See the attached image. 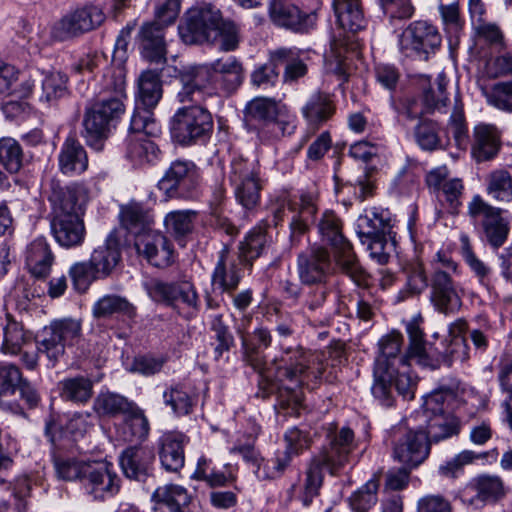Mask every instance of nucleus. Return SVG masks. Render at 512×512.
Returning a JSON list of instances; mask_svg holds the SVG:
<instances>
[{"label":"nucleus","instance_id":"obj_52","mask_svg":"<svg viewBox=\"0 0 512 512\" xmlns=\"http://www.w3.org/2000/svg\"><path fill=\"white\" fill-rule=\"evenodd\" d=\"M487 193L500 202L512 201V175L506 169H496L488 175Z\"/></svg>","mask_w":512,"mask_h":512},{"label":"nucleus","instance_id":"obj_27","mask_svg":"<svg viewBox=\"0 0 512 512\" xmlns=\"http://www.w3.org/2000/svg\"><path fill=\"white\" fill-rule=\"evenodd\" d=\"M237 260L229 254L227 248H223L219 253L212 274V284L222 293L232 295L240 283L241 274Z\"/></svg>","mask_w":512,"mask_h":512},{"label":"nucleus","instance_id":"obj_30","mask_svg":"<svg viewBox=\"0 0 512 512\" xmlns=\"http://www.w3.org/2000/svg\"><path fill=\"white\" fill-rule=\"evenodd\" d=\"M51 231L55 240L66 248L80 246L86 235L82 216L51 218Z\"/></svg>","mask_w":512,"mask_h":512},{"label":"nucleus","instance_id":"obj_55","mask_svg":"<svg viewBox=\"0 0 512 512\" xmlns=\"http://www.w3.org/2000/svg\"><path fill=\"white\" fill-rule=\"evenodd\" d=\"M282 105L272 98L256 97L247 104L246 115L251 119L263 121L267 128Z\"/></svg>","mask_w":512,"mask_h":512},{"label":"nucleus","instance_id":"obj_43","mask_svg":"<svg viewBox=\"0 0 512 512\" xmlns=\"http://www.w3.org/2000/svg\"><path fill=\"white\" fill-rule=\"evenodd\" d=\"M95 318H107L113 314H122L130 319L136 316V307L119 295H104L92 307Z\"/></svg>","mask_w":512,"mask_h":512},{"label":"nucleus","instance_id":"obj_20","mask_svg":"<svg viewBox=\"0 0 512 512\" xmlns=\"http://www.w3.org/2000/svg\"><path fill=\"white\" fill-rule=\"evenodd\" d=\"M429 451V441L422 429L407 430L395 440L393 456L402 464L414 468L428 457Z\"/></svg>","mask_w":512,"mask_h":512},{"label":"nucleus","instance_id":"obj_15","mask_svg":"<svg viewBox=\"0 0 512 512\" xmlns=\"http://www.w3.org/2000/svg\"><path fill=\"white\" fill-rule=\"evenodd\" d=\"M48 201L51 206V218L82 216L88 201V192L81 184L61 186L53 181Z\"/></svg>","mask_w":512,"mask_h":512},{"label":"nucleus","instance_id":"obj_1","mask_svg":"<svg viewBox=\"0 0 512 512\" xmlns=\"http://www.w3.org/2000/svg\"><path fill=\"white\" fill-rule=\"evenodd\" d=\"M402 344L403 336L397 331L383 336L378 343L379 353L375 359L371 392L384 406L392 405L393 388L406 399L414 397L416 380L411 374L410 364L406 363L405 354H401Z\"/></svg>","mask_w":512,"mask_h":512},{"label":"nucleus","instance_id":"obj_23","mask_svg":"<svg viewBox=\"0 0 512 512\" xmlns=\"http://www.w3.org/2000/svg\"><path fill=\"white\" fill-rule=\"evenodd\" d=\"M139 255L156 267H167L173 262V248L166 236L158 231L139 235L134 242Z\"/></svg>","mask_w":512,"mask_h":512},{"label":"nucleus","instance_id":"obj_59","mask_svg":"<svg viewBox=\"0 0 512 512\" xmlns=\"http://www.w3.org/2000/svg\"><path fill=\"white\" fill-rule=\"evenodd\" d=\"M378 482L368 480L349 498V504L353 512H368L377 503Z\"/></svg>","mask_w":512,"mask_h":512},{"label":"nucleus","instance_id":"obj_47","mask_svg":"<svg viewBox=\"0 0 512 512\" xmlns=\"http://www.w3.org/2000/svg\"><path fill=\"white\" fill-rule=\"evenodd\" d=\"M135 403L126 397L109 391L100 392L94 400L93 409L100 416L125 415Z\"/></svg>","mask_w":512,"mask_h":512},{"label":"nucleus","instance_id":"obj_42","mask_svg":"<svg viewBox=\"0 0 512 512\" xmlns=\"http://www.w3.org/2000/svg\"><path fill=\"white\" fill-rule=\"evenodd\" d=\"M335 107L328 94L314 93L302 107V115L310 125L319 126L334 114Z\"/></svg>","mask_w":512,"mask_h":512},{"label":"nucleus","instance_id":"obj_38","mask_svg":"<svg viewBox=\"0 0 512 512\" xmlns=\"http://www.w3.org/2000/svg\"><path fill=\"white\" fill-rule=\"evenodd\" d=\"M120 219L122 225L135 236V239L139 235L153 230V215L149 210L144 209L141 204L130 203L122 207Z\"/></svg>","mask_w":512,"mask_h":512},{"label":"nucleus","instance_id":"obj_41","mask_svg":"<svg viewBox=\"0 0 512 512\" xmlns=\"http://www.w3.org/2000/svg\"><path fill=\"white\" fill-rule=\"evenodd\" d=\"M159 512H182V508L189 503L187 490L179 485H164L158 487L153 493Z\"/></svg>","mask_w":512,"mask_h":512},{"label":"nucleus","instance_id":"obj_62","mask_svg":"<svg viewBox=\"0 0 512 512\" xmlns=\"http://www.w3.org/2000/svg\"><path fill=\"white\" fill-rule=\"evenodd\" d=\"M461 249L464 261L478 278L479 283L488 287L492 276L491 268L474 254L467 237H462Z\"/></svg>","mask_w":512,"mask_h":512},{"label":"nucleus","instance_id":"obj_31","mask_svg":"<svg viewBox=\"0 0 512 512\" xmlns=\"http://www.w3.org/2000/svg\"><path fill=\"white\" fill-rule=\"evenodd\" d=\"M406 331L409 336V347L405 354L406 363L414 360L417 364L424 367L432 369L438 367V358L427 348L424 341V333L420 328L418 320L413 319L409 321L406 325Z\"/></svg>","mask_w":512,"mask_h":512},{"label":"nucleus","instance_id":"obj_6","mask_svg":"<svg viewBox=\"0 0 512 512\" xmlns=\"http://www.w3.org/2000/svg\"><path fill=\"white\" fill-rule=\"evenodd\" d=\"M143 287L152 301L170 307L186 319L195 317L199 312L200 298L191 281L166 282L152 278L143 282Z\"/></svg>","mask_w":512,"mask_h":512},{"label":"nucleus","instance_id":"obj_51","mask_svg":"<svg viewBox=\"0 0 512 512\" xmlns=\"http://www.w3.org/2000/svg\"><path fill=\"white\" fill-rule=\"evenodd\" d=\"M163 400L176 415H187L192 411L195 399L189 389L182 384H175L163 392Z\"/></svg>","mask_w":512,"mask_h":512},{"label":"nucleus","instance_id":"obj_13","mask_svg":"<svg viewBox=\"0 0 512 512\" xmlns=\"http://www.w3.org/2000/svg\"><path fill=\"white\" fill-rule=\"evenodd\" d=\"M229 181L234 187L236 200L241 206L250 210L258 204L261 184L254 163L242 158L233 159L230 165Z\"/></svg>","mask_w":512,"mask_h":512},{"label":"nucleus","instance_id":"obj_28","mask_svg":"<svg viewBox=\"0 0 512 512\" xmlns=\"http://www.w3.org/2000/svg\"><path fill=\"white\" fill-rule=\"evenodd\" d=\"M153 460L154 455L151 450L133 446L122 452L120 465L126 477L143 481L150 473Z\"/></svg>","mask_w":512,"mask_h":512},{"label":"nucleus","instance_id":"obj_19","mask_svg":"<svg viewBox=\"0 0 512 512\" xmlns=\"http://www.w3.org/2000/svg\"><path fill=\"white\" fill-rule=\"evenodd\" d=\"M85 490L95 500L115 496L120 490V478L113 465L106 461L91 462L84 480Z\"/></svg>","mask_w":512,"mask_h":512},{"label":"nucleus","instance_id":"obj_9","mask_svg":"<svg viewBox=\"0 0 512 512\" xmlns=\"http://www.w3.org/2000/svg\"><path fill=\"white\" fill-rule=\"evenodd\" d=\"M136 94V110L131 117L130 129L144 131L146 134L157 135L160 132L151 110L162 98V82L159 73L147 70L138 78Z\"/></svg>","mask_w":512,"mask_h":512},{"label":"nucleus","instance_id":"obj_44","mask_svg":"<svg viewBox=\"0 0 512 512\" xmlns=\"http://www.w3.org/2000/svg\"><path fill=\"white\" fill-rule=\"evenodd\" d=\"M457 404L455 393L450 389H439L424 397L422 405L423 421L438 414L452 411Z\"/></svg>","mask_w":512,"mask_h":512},{"label":"nucleus","instance_id":"obj_34","mask_svg":"<svg viewBox=\"0 0 512 512\" xmlns=\"http://www.w3.org/2000/svg\"><path fill=\"white\" fill-rule=\"evenodd\" d=\"M60 171L68 176H75L86 171L88 156L84 147L74 138H67L58 155Z\"/></svg>","mask_w":512,"mask_h":512},{"label":"nucleus","instance_id":"obj_39","mask_svg":"<svg viewBox=\"0 0 512 512\" xmlns=\"http://www.w3.org/2000/svg\"><path fill=\"white\" fill-rule=\"evenodd\" d=\"M272 62L284 65L283 79L285 82H294L307 74L306 63L300 57V51L293 48H278L271 52Z\"/></svg>","mask_w":512,"mask_h":512},{"label":"nucleus","instance_id":"obj_32","mask_svg":"<svg viewBox=\"0 0 512 512\" xmlns=\"http://www.w3.org/2000/svg\"><path fill=\"white\" fill-rule=\"evenodd\" d=\"M20 71L13 65L0 61V98H28L35 87V80L29 78L19 83Z\"/></svg>","mask_w":512,"mask_h":512},{"label":"nucleus","instance_id":"obj_56","mask_svg":"<svg viewBox=\"0 0 512 512\" xmlns=\"http://www.w3.org/2000/svg\"><path fill=\"white\" fill-rule=\"evenodd\" d=\"M482 93L489 105L512 112V80L495 83L490 88L482 89Z\"/></svg>","mask_w":512,"mask_h":512},{"label":"nucleus","instance_id":"obj_14","mask_svg":"<svg viewBox=\"0 0 512 512\" xmlns=\"http://www.w3.org/2000/svg\"><path fill=\"white\" fill-rule=\"evenodd\" d=\"M441 44L437 28L426 21L411 23L400 35V51L407 57L427 59Z\"/></svg>","mask_w":512,"mask_h":512},{"label":"nucleus","instance_id":"obj_2","mask_svg":"<svg viewBox=\"0 0 512 512\" xmlns=\"http://www.w3.org/2000/svg\"><path fill=\"white\" fill-rule=\"evenodd\" d=\"M98 99L85 109L81 132L87 145L100 150L110 134L111 123L124 112L126 73L122 67L104 72Z\"/></svg>","mask_w":512,"mask_h":512},{"label":"nucleus","instance_id":"obj_54","mask_svg":"<svg viewBox=\"0 0 512 512\" xmlns=\"http://www.w3.org/2000/svg\"><path fill=\"white\" fill-rule=\"evenodd\" d=\"M317 211L316 197L313 194H302L300 197L299 212L293 217L290 227L293 234H302L314 222Z\"/></svg>","mask_w":512,"mask_h":512},{"label":"nucleus","instance_id":"obj_40","mask_svg":"<svg viewBox=\"0 0 512 512\" xmlns=\"http://www.w3.org/2000/svg\"><path fill=\"white\" fill-rule=\"evenodd\" d=\"M163 25L158 22L144 24L141 28L143 54L153 62L165 59L166 47L163 38Z\"/></svg>","mask_w":512,"mask_h":512},{"label":"nucleus","instance_id":"obj_36","mask_svg":"<svg viewBox=\"0 0 512 512\" xmlns=\"http://www.w3.org/2000/svg\"><path fill=\"white\" fill-rule=\"evenodd\" d=\"M185 436L180 433H166L160 439L159 457L163 468L169 472H178L185 462Z\"/></svg>","mask_w":512,"mask_h":512},{"label":"nucleus","instance_id":"obj_22","mask_svg":"<svg viewBox=\"0 0 512 512\" xmlns=\"http://www.w3.org/2000/svg\"><path fill=\"white\" fill-rule=\"evenodd\" d=\"M505 495L504 482L497 475L482 474L473 478L463 492L462 501L474 508L496 501Z\"/></svg>","mask_w":512,"mask_h":512},{"label":"nucleus","instance_id":"obj_48","mask_svg":"<svg viewBox=\"0 0 512 512\" xmlns=\"http://www.w3.org/2000/svg\"><path fill=\"white\" fill-rule=\"evenodd\" d=\"M91 462L72 456H56L53 460L55 473L63 481L85 480Z\"/></svg>","mask_w":512,"mask_h":512},{"label":"nucleus","instance_id":"obj_24","mask_svg":"<svg viewBox=\"0 0 512 512\" xmlns=\"http://www.w3.org/2000/svg\"><path fill=\"white\" fill-rule=\"evenodd\" d=\"M354 432L349 427H342L333 437L328 448L318 456L331 474H336L349 463L351 452L355 449Z\"/></svg>","mask_w":512,"mask_h":512},{"label":"nucleus","instance_id":"obj_5","mask_svg":"<svg viewBox=\"0 0 512 512\" xmlns=\"http://www.w3.org/2000/svg\"><path fill=\"white\" fill-rule=\"evenodd\" d=\"M332 7L340 29L325 53V68L329 73L345 76L346 54L354 49L353 35L347 31L354 33L363 29L366 21L361 0H333Z\"/></svg>","mask_w":512,"mask_h":512},{"label":"nucleus","instance_id":"obj_49","mask_svg":"<svg viewBox=\"0 0 512 512\" xmlns=\"http://www.w3.org/2000/svg\"><path fill=\"white\" fill-rule=\"evenodd\" d=\"M60 395L66 401L86 403L93 394V383L90 379L78 376L60 382Z\"/></svg>","mask_w":512,"mask_h":512},{"label":"nucleus","instance_id":"obj_46","mask_svg":"<svg viewBox=\"0 0 512 512\" xmlns=\"http://www.w3.org/2000/svg\"><path fill=\"white\" fill-rule=\"evenodd\" d=\"M426 423L427 439L438 442L440 440L449 438L459 432V421L452 414V411L447 413L438 414L432 418L424 420Z\"/></svg>","mask_w":512,"mask_h":512},{"label":"nucleus","instance_id":"obj_25","mask_svg":"<svg viewBox=\"0 0 512 512\" xmlns=\"http://www.w3.org/2000/svg\"><path fill=\"white\" fill-rule=\"evenodd\" d=\"M501 148V132L493 124L479 123L474 126L471 156L480 163L494 159Z\"/></svg>","mask_w":512,"mask_h":512},{"label":"nucleus","instance_id":"obj_26","mask_svg":"<svg viewBox=\"0 0 512 512\" xmlns=\"http://www.w3.org/2000/svg\"><path fill=\"white\" fill-rule=\"evenodd\" d=\"M120 260V245L114 231L110 232L105 241L93 250L89 259L96 275L101 279L111 275Z\"/></svg>","mask_w":512,"mask_h":512},{"label":"nucleus","instance_id":"obj_10","mask_svg":"<svg viewBox=\"0 0 512 512\" xmlns=\"http://www.w3.org/2000/svg\"><path fill=\"white\" fill-rule=\"evenodd\" d=\"M82 337V320L65 317L55 319L45 326L37 336L38 351L54 366L65 354L66 346L77 344Z\"/></svg>","mask_w":512,"mask_h":512},{"label":"nucleus","instance_id":"obj_60","mask_svg":"<svg viewBox=\"0 0 512 512\" xmlns=\"http://www.w3.org/2000/svg\"><path fill=\"white\" fill-rule=\"evenodd\" d=\"M23 153L13 138L0 139V164L10 173H16L22 166Z\"/></svg>","mask_w":512,"mask_h":512},{"label":"nucleus","instance_id":"obj_11","mask_svg":"<svg viewBox=\"0 0 512 512\" xmlns=\"http://www.w3.org/2000/svg\"><path fill=\"white\" fill-rule=\"evenodd\" d=\"M202 103L179 108L171 119L172 138L181 145H191L206 138L213 130L211 113Z\"/></svg>","mask_w":512,"mask_h":512},{"label":"nucleus","instance_id":"obj_57","mask_svg":"<svg viewBox=\"0 0 512 512\" xmlns=\"http://www.w3.org/2000/svg\"><path fill=\"white\" fill-rule=\"evenodd\" d=\"M26 340L27 338L23 327L18 322L8 317L4 327L1 351L6 355H17L21 352Z\"/></svg>","mask_w":512,"mask_h":512},{"label":"nucleus","instance_id":"obj_53","mask_svg":"<svg viewBox=\"0 0 512 512\" xmlns=\"http://www.w3.org/2000/svg\"><path fill=\"white\" fill-rule=\"evenodd\" d=\"M267 243L266 234L261 228H253L239 245V262L251 265L258 258Z\"/></svg>","mask_w":512,"mask_h":512},{"label":"nucleus","instance_id":"obj_18","mask_svg":"<svg viewBox=\"0 0 512 512\" xmlns=\"http://www.w3.org/2000/svg\"><path fill=\"white\" fill-rule=\"evenodd\" d=\"M104 19L103 11L96 6L78 9L57 21L51 29V36L64 41L94 29Z\"/></svg>","mask_w":512,"mask_h":512},{"label":"nucleus","instance_id":"obj_35","mask_svg":"<svg viewBox=\"0 0 512 512\" xmlns=\"http://www.w3.org/2000/svg\"><path fill=\"white\" fill-rule=\"evenodd\" d=\"M197 178L198 173L193 162L176 160L159 181L158 187L167 197H173L180 185H183L186 181L195 183Z\"/></svg>","mask_w":512,"mask_h":512},{"label":"nucleus","instance_id":"obj_45","mask_svg":"<svg viewBox=\"0 0 512 512\" xmlns=\"http://www.w3.org/2000/svg\"><path fill=\"white\" fill-rule=\"evenodd\" d=\"M149 433V422L143 411L134 404L132 409L124 415V423L121 428L123 441H142Z\"/></svg>","mask_w":512,"mask_h":512},{"label":"nucleus","instance_id":"obj_21","mask_svg":"<svg viewBox=\"0 0 512 512\" xmlns=\"http://www.w3.org/2000/svg\"><path fill=\"white\" fill-rule=\"evenodd\" d=\"M330 268V254L324 247H312L298 256V276L305 285L325 284Z\"/></svg>","mask_w":512,"mask_h":512},{"label":"nucleus","instance_id":"obj_58","mask_svg":"<svg viewBox=\"0 0 512 512\" xmlns=\"http://www.w3.org/2000/svg\"><path fill=\"white\" fill-rule=\"evenodd\" d=\"M284 440L286 443L285 450L278 451V453L281 456H285L289 464L293 457L300 455L304 450L308 449L311 444L309 433L302 431L297 427L288 429L285 432Z\"/></svg>","mask_w":512,"mask_h":512},{"label":"nucleus","instance_id":"obj_64","mask_svg":"<svg viewBox=\"0 0 512 512\" xmlns=\"http://www.w3.org/2000/svg\"><path fill=\"white\" fill-rule=\"evenodd\" d=\"M194 217L193 211H172L164 219L165 228L175 237L185 236L193 229Z\"/></svg>","mask_w":512,"mask_h":512},{"label":"nucleus","instance_id":"obj_61","mask_svg":"<svg viewBox=\"0 0 512 512\" xmlns=\"http://www.w3.org/2000/svg\"><path fill=\"white\" fill-rule=\"evenodd\" d=\"M447 78L444 73H440L433 86L425 90L423 101L427 111H444L447 106L446 86Z\"/></svg>","mask_w":512,"mask_h":512},{"label":"nucleus","instance_id":"obj_29","mask_svg":"<svg viewBox=\"0 0 512 512\" xmlns=\"http://www.w3.org/2000/svg\"><path fill=\"white\" fill-rule=\"evenodd\" d=\"M89 418V413H76L71 417L64 416L58 419L52 416L46 423L45 433L51 442L67 435L76 439L87 432L90 426Z\"/></svg>","mask_w":512,"mask_h":512},{"label":"nucleus","instance_id":"obj_63","mask_svg":"<svg viewBox=\"0 0 512 512\" xmlns=\"http://www.w3.org/2000/svg\"><path fill=\"white\" fill-rule=\"evenodd\" d=\"M66 77L57 71L46 72L42 80L40 100L50 103L66 93Z\"/></svg>","mask_w":512,"mask_h":512},{"label":"nucleus","instance_id":"obj_37","mask_svg":"<svg viewBox=\"0 0 512 512\" xmlns=\"http://www.w3.org/2000/svg\"><path fill=\"white\" fill-rule=\"evenodd\" d=\"M54 256L45 238L39 237L32 241L26 251V265L36 278H44L50 274Z\"/></svg>","mask_w":512,"mask_h":512},{"label":"nucleus","instance_id":"obj_33","mask_svg":"<svg viewBox=\"0 0 512 512\" xmlns=\"http://www.w3.org/2000/svg\"><path fill=\"white\" fill-rule=\"evenodd\" d=\"M134 135L129 136L126 142V157L134 165L142 167L146 164H153L159 158L160 151L156 144L144 131L132 130Z\"/></svg>","mask_w":512,"mask_h":512},{"label":"nucleus","instance_id":"obj_17","mask_svg":"<svg viewBox=\"0 0 512 512\" xmlns=\"http://www.w3.org/2000/svg\"><path fill=\"white\" fill-rule=\"evenodd\" d=\"M281 362L283 365L279 367L278 376L294 383L296 387L306 384L310 379L319 380L322 377V366L318 364L314 368L313 355L302 348L288 349Z\"/></svg>","mask_w":512,"mask_h":512},{"label":"nucleus","instance_id":"obj_8","mask_svg":"<svg viewBox=\"0 0 512 512\" xmlns=\"http://www.w3.org/2000/svg\"><path fill=\"white\" fill-rule=\"evenodd\" d=\"M430 300L435 309L444 314H452L461 307L454 277L458 274V264L445 252L438 251L432 260Z\"/></svg>","mask_w":512,"mask_h":512},{"label":"nucleus","instance_id":"obj_7","mask_svg":"<svg viewBox=\"0 0 512 512\" xmlns=\"http://www.w3.org/2000/svg\"><path fill=\"white\" fill-rule=\"evenodd\" d=\"M322 239L333 248L334 260L340 270L358 286L365 284L366 273L348 240L342 234L340 219L332 211H325L317 225Z\"/></svg>","mask_w":512,"mask_h":512},{"label":"nucleus","instance_id":"obj_16","mask_svg":"<svg viewBox=\"0 0 512 512\" xmlns=\"http://www.w3.org/2000/svg\"><path fill=\"white\" fill-rule=\"evenodd\" d=\"M319 7L320 0H314L312 10L303 12L293 4L281 0H273L269 6V16L271 21L277 26L297 33H308L316 26V11Z\"/></svg>","mask_w":512,"mask_h":512},{"label":"nucleus","instance_id":"obj_50","mask_svg":"<svg viewBox=\"0 0 512 512\" xmlns=\"http://www.w3.org/2000/svg\"><path fill=\"white\" fill-rule=\"evenodd\" d=\"M406 283L398 294V300L403 301L410 296L420 295L426 290L428 280L423 265L419 262L410 263L404 268Z\"/></svg>","mask_w":512,"mask_h":512},{"label":"nucleus","instance_id":"obj_4","mask_svg":"<svg viewBox=\"0 0 512 512\" xmlns=\"http://www.w3.org/2000/svg\"><path fill=\"white\" fill-rule=\"evenodd\" d=\"M178 30L186 44H202L219 38L221 50L233 51L240 42L238 26L231 21H224L220 10L211 4L191 8Z\"/></svg>","mask_w":512,"mask_h":512},{"label":"nucleus","instance_id":"obj_3","mask_svg":"<svg viewBox=\"0 0 512 512\" xmlns=\"http://www.w3.org/2000/svg\"><path fill=\"white\" fill-rule=\"evenodd\" d=\"M216 74L229 82L228 89H234L242 82V65L234 57L218 59L211 66L194 65L179 73L181 88L177 98L181 103H204L216 94L213 86Z\"/></svg>","mask_w":512,"mask_h":512},{"label":"nucleus","instance_id":"obj_12","mask_svg":"<svg viewBox=\"0 0 512 512\" xmlns=\"http://www.w3.org/2000/svg\"><path fill=\"white\" fill-rule=\"evenodd\" d=\"M468 214L475 221L481 220L486 240L494 248L501 247L507 240L510 221L504 211L485 202L475 195L468 204Z\"/></svg>","mask_w":512,"mask_h":512}]
</instances>
